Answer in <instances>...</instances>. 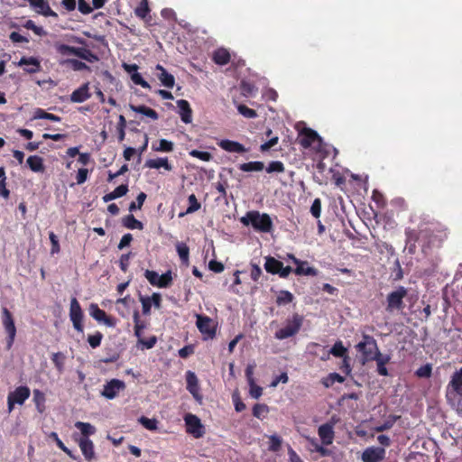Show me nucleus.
Instances as JSON below:
<instances>
[{
    "mask_svg": "<svg viewBox=\"0 0 462 462\" xmlns=\"http://www.w3.org/2000/svg\"><path fill=\"white\" fill-rule=\"evenodd\" d=\"M240 221L245 226L251 225L255 231L261 233H270L273 227L271 217L267 213H260L257 210L246 212Z\"/></svg>",
    "mask_w": 462,
    "mask_h": 462,
    "instance_id": "obj_1",
    "label": "nucleus"
},
{
    "mask_svg": "<svg viewBox=\"0 0 462 462\" xmlns=\"http://www.w3.org/2000/svg\"><path fill=\"white\" fill-rule=\"evenodd\" d=\"M356 350L361 354L362 364L374 361L377 353H381L376 340L370 335L364 334L363 340L356 346Z\"/></svg>",
    "mask_w": 462,
    "mask_h": 462,
    "instance_id": "obj_2",
    "label": "nucleus"
},
{
    "mask_svg": "<svg viewBox=\"0 0 462 462\" xmlns=\"http://www.w3.org/2000/svg\"><path fill=\"white\" fill-rule=\"evenodd\" d=\"M1 321L6 333L5 349L10 350L15 341L17 329L13 314L6 307L1 309Z\"/></svg>",
    "mask_w": 462,
    "mask_h": 462,
    "instance_id": "obj_3",
    "label": "nucleus"
},
{
    "mask_svg": "<svg viewBox=\"0 0 462 462\" xmlns=\"http://www.w3.org/2000/svg\"><path fill=\"white\" fill-rule=\"evenodd\" d=\"M303 323V317L295 313L291 319L286 320V325L278 329L274 337L279 340H283L295 336L300 329Z\"/></svg>",
    "mask_w": 462,
    "mask_h": 462,
    "instance_id": "obj_4",
    "label": "nucleus"
},
{
    "mask_svg": "<svg viewBox=\"0 0 462 462\" xmlns=\"http://www.w3.org/2000/svg\"><path fill=\"white\" fill-rule=\"evenodd\" d=\"M408 291L403 286H398L396 290L391 291L386 297L385 310L392 313L395 310H402L405 307L403 299L407 296Z\"/></svg>",
    "mask_w": 462,
    "mask_h": 462,
    "instance_id": "obj_5",
    "label": "nucleus"
},
{
    "mask_svg": "<svg viewBox=\"0 0 462 462\" xmlns=\"http://www.w3.org/2000/svg\"><path fill=\"white\" fill-rule=\"evenodd\" d=\"M31 391L28 386L21 385L10 392L7 395V410L12 412L15 404L23 405L25 401L30 397Z\"/></svg>",
    "mask_w": 462,
    "mask_h": 462,
    "instance_id": "obj_6",
    "label": "nucleus"
},
{
    "mask_svg": "<svg viewBox=\"0 0 462 462\" xmlns=\"http://www.w3.org/2000/svg\"><path fill=\"white\" fill-rule=\"evenodd\" d=\"M462 397V366L457 370L448 383L447 399L450 404Z\"/></svg>",
    "mask_w": 462,
    "mask_h": 462,
    "instance_id": "obj_7",
    "label": "nucleus"
},
{
    "mask_svg": "<svg viewBox=\"0 0 462 462\" xmlns=\"http://www.w3.org/2000/svg\"><path fill=\"white\" fill-rule=\"evenodd\" d=\"M196 326L204 340L213 339L216 337L217 325L211 318L198 314Z\"/></svg>",
    "mask_w": 462,
    "mask_h": 462,
    "instance_id": "obj_8",
    "label": "nucleus"
},
{
    "mask_svg": "<svg viewBox=\"0 0 462 462\" xmlns=\"http://www.w3.org/2000/svg\"><path fill=\"white\" fill-rule=\"evenodd\" d=\"M83 310L78 300L74 297L70 300L69 307V319L73 324L74 328L78 332H83Z\"/></svg>",
    "mask_w": 462,
    "mask_h": 462,
    "instance_id": "obj_9",
    "label": "nucleus"
},
{
    "mask_svg": "<svg viewBox=\"0 0 462 462\" xmlns=\"http://www.w3.org/2000/svg\"><path fill=\"white\" fill-rule=\"evenodd\" d=\"M186 431L191 434L193 437L199 439L201 438L204 433V427L199 418L194 414L189 413L184 418Z\"/></svg>",
    "mask_w": 462,
    "mask_h": 462,
    "instance_id": "obj_10",
    "label": "nucleus"
},
{
    "mask_svg": "<svg viewBox=\"0 0 462 462\" xmlns=\"http://www.w3.org/2000/svg\"><path fill=\"white\" fill-rule=\"evenodd\" d=\"M125 389V383L119 379H112L104 385L101 394L108 400L115 399L121 391Z\"/></svg>",
    "mask_w": 462,
    "mask_h": 462,
    "instance_id": "obj_11",
    "label": "nucleus"
},
{
    "mask_svg": "<svg viewBox=\"0 0 462 462\" xmlns=\"http://www.w3.org/2000/svg\"><path fill=\"white\" fill-rule=\"evenodd\" d=\"M89 314L94 319L98 322H103L107 327L114 328L116 325V319L108 316L97 303H91L89 305Z\"/></svg>",
    "mask_w": 462,
    "mask_h": 462,
    "instance_id": "obj_12",
    "label": "nucleus"
},
{
    "mask_svg": "<svg viewBox=\"0 0 462 462\" xmlns=\"http://www.w3.org/2000/svg\"><path fill=\"white\" fill-rule=\"evenodd\" d=\"M39 14L45 17L58 18V14L51 7L47 0H26Z\"/></svg>",
    "mask_w": 462,
    "mask_h": 462,
    "instance_id": "obj_13",
    "label": "nucleus"
},
{
    "mask_svg": "<svg viewBox=\"0 0 462 462\" xmlns=\"http://www.w3.org/2000/svg\"><path fill=\"white\" fill-rule=\"evenodd\" d=\"M405 236H406V244L411 246H415V244L420 239L426 238L428 236L431 237L432 234L429 229L423 230H416L413 228H406L405 229Z\"/></svg>",
    "mask_w": 462,
    "mask_h": 462,
    "instance_id": "obj_14",
    "label": "nucleus"
},
{
    "mask_svg": "<svg viewBox=\"0 0 462 462\" xmlns=\"http://www.w3.org/2000/svg\"><path fill=\"white\" fill-rule=\"evenodd\" d=\"M385 450L383 448H367L362 453L363 462H380L384 458Z\"/></svg>",
    "mask_w": 462,
    "mask_h": 462,
    "instance_id": "obj_15",
    "label": "nucleus"
},
{
    "mask_svg": "<svg viewBox=\"0 0 462 462\" xmlns=\"http://www.w3.org/2000/svg\"><path fill=\"white\" fill-rule=\"evenodd\" d=\"M321 137L318 133L310 128H305L301 132V138L300 143L304 148H310L315 143H321Z\"/></svg>",
    "mask_w": 462,
    "mask_h": 462,
    "instance_id": "obj_16",
    "label": "nucleus"
},
{
    "mask_svg": "<svg viewBox=\"0 0 462 462\" xmlns=\"http://www.w3.org/2000/svg\"><path fill=\"white\" fill-rule=\"evenodd\" d=\"M155 69L159 71L156 77L161 81L162 85L167 88H172L175 85L174 76L169 73L161 64H157Z\"/></svg>",
    "mask_w": 462,
    "mask_h": 462,
    "instance_id": "obj_17",
    "label": "nucleus"
},
{
    "mask_svg": "<svg viewBox=\"0 0 462 462\" xmlns=\"http://www.w3.org/2000/svg\"><path fill=\"white\" fill-rule=\"evenodd\" d=\"M318 434L323 445L328 446L333 443L335 432L332 424L325 423L320 425L318 430Z\"/></svg>",
    "mask_w": 462,
    "mask_h": 462,
    "instance_id": "obj_18",
    "label": "nucleus"
},
{
    "mask_svg": "<svg viewBox=\"0 0 462 462\" xmlns=\"http://www.w3.org/2000/svg\"><path fill=\"white\" fill-rule=\"evenodd\" d=\"M18 66H25L23 69L29 74L39 72L42 69L40 60L34 57H23Z\"/></svg>",
    "mask_w": 462,
    "mask_h": 462,
    "instance_id": "obj_19",
    "label": "nucleus"
},
{
    "mask_svg": "<svg viewBox=\"0 0 462 462\" xmlns=\"http://www.w3.org/2000/svg\"><path fill=\"white\" fill-rule=\"evenodd\" d=\"M90 97L88 83H85L71 93L70 100L75 103H82Z\"/></svg>",
    "mask_w": 462,
    "mask_h": 462,
    "instance_id": "obj_20",
    "label": "nucleus"
},
{
    "mask_svg": "<svg viewBox=\"0 0 462 462\" xmlns=\"http://www.w3.org/2000/svg\"><path fill=\"white\" fill-rule=\"evenodd\" d=\"M217 144L221 149L229 152L243 153L246 152L245 147L242 143L236 141L225 139L221 140Z\"/></svg>",
    "mask_w": 462,
    "mask_h": 462,
    "instance_id": "obj_21",
    "label": "nucleus"
},
{
    "mask_svg": "<svg viewBox=\"0 0 462 462\" xmlns=\"http://www.w3.org/2000/svg\"><path fill=\"white\" fill-rule=\"evenodd\" d=\"M177 106L180 109V119L185 124H189L192 121V109L189 103L185 99L177 101Z\"/></svg>",
    "mask_w": 462,
    "mask_h": 462,
    "instance_id": "obj_22",
    "label": "nucleus"
},
{
    "mask_svg": "<svg viewBox=\"0 0 462 462\" xmlns=\"http://www.w3.org/2000/svg\"><path fill=\"white\" fill-rule=\"evenodd\" d=\"M27 166L33 172L43 173L45 171V166L43 163V159L38 155H31L27 158L26 161Z\"/></svg>",
    "mask_w": 462,
    "mask_h": 462,
    "instance_id": "obj_23",
    "label": "nucleus"
},
{
    "mask_svg": "<svg viewBox=\"0 0 462 462\" xmlns=\"http://www.w3.org/2000/svg\"><path fill=\"white\" fill-rule=\"evenodd\" d=\"M231 56L229 51L225 48H218L214 51L212 55L213 61L220 66L226 65L230 61Z\"/></svg>",
    "mask_w": 462,
    "mask_h": 462,
    "instance_id": "obj_24",
    "label": "nucleus"
},
{
    "mask_svg": "<svg viewBox=\"0 0 462 462\" xmlns=\"http://www.w3.org/2000/svg\"><path fill=\"white\" fill-rule=\"evenodd\" d=\"M296 275H306V276H317L318 270L314 267L309 266L307 261H300V263L296 264V268L293 270Z\"/></svg>",
    "mask_w": 462,
    "mask_h": 462,
    "instance_id": "obj_25",
    "label": "nucleus"
},
{
    "mask_svg": "<svg viewBox=\"0 0 462 462\" xmlns=\"http://www.w3.org/2000/svg\"><path fill=\"white\" fill-rule=\"evenodd\" d=\"M79 444L85 458L87 460H91L95 455L94 444L92 440L88 438L81 439Z\"/></svg>",
    "mask_w": 462,
    "mask_h": 462,
    "instance_id": "obj_26",
    "label": "nucleus"
},
{
    "mask_svg": "<svg viewBox=\"0 0 462 462\" xmlns=\"http://www.w3.org/2000/svg\"><path fill=\"white\" fill-rule=\"evenodd\" d=\"M186 381H187V390L195 397L198 398L199 395V383L196 374L188 371L186 374Z\"/></svg>",
    "mask_w": 462,
    "mask_h": 462,
    "instance_id": "obj_27",
    "label": "nucleus"
},
{
    "mask_svg": "<svg viewBox=\"0 0 462 462\" xmlns=\"http://www.w3.org/2000/svg\"><path fill=\"white\" fill-rule=\"evenodd\" d=\"M145 167L150 169L164 168L168 171L172 170V166L169 163L167 158L149 159L145 162Z\"/></svg>",
    "mask_w": 462,
    "mask_h": 462,
    "instance_id": "obj_28",
    "label": "nucleus"
},
{
    "mask_svg": "<svg viewBox=\"0 0 462 462\" xmlns=\"http://www.w3.org/2000/svg\"><path fill=\"white\" fill-rule=\"evenodd\" d=\"M391 357L388 355H383L382 353H377V357L374 359V361H376L377 365V373L380 375L387 376L388 375V370L386 368V365L390 362Z\"/></svg>",
    "mask_w": 462,
    "mask_h": 462,
    "instance_id": "obj_29",
    "label": "nucleus"
},
{
    "mask_svg": "<svg viewBox=\"0 0 462 462\" xmlns=\"http://www.w3.org/2000/svg\"><path fill=\"white\" fill-rule=\"evenodd\" d=\"M282 262L275 259L273 256L265 258L264 269L268 273L279 274L282 268Z\"/></svg>",
    "mask_w": 462,
    "mask_h": 462,
    "instance_id": "obj_30",
    "label": "nucleus"
},
{
    "mask_svg": "<svg viewBox=\"0 0 462 462\" xmlns=\"http://www.w3.org/2000/svg\"><path fill=\"white\" fill-rule=\"evenodd\" d=\"M130 109L135 113L142 114L152 120H157L159 118V115L154 109L148 107L146 106H143V105H142V106L130 105Z\"/></svg>",
    "mask_w": 462,
    "mask_h": 462,
    "instance_id": "obj_31",
    "label": "nucleus"
},
{
    "mask_svg": "<svg viewBox=\"0 0 462 462\" xmlns=\"http://www.w3.org/2000/svg\"><path fill=\"white\" fill-rule=\"evenodd\" d=\"M128 192V186L126 184H121L116 187L112 192L106 194L103 197L104 202H109L116 199L125 196Z\"/></svg>",
    "mask_w": 462,
    "mask_h": 462,
    "instance_id": "obj_32",
    "label": "nucleus"
},
{
    "mask_svg": "<svg viewBox=\"0 0 462 462\" xmlns=\"http://www.w3.org/2000/svg\"><path fill=\"white\" fill-rule=\"evenodd\" d=\"M33 402L35 403L36 410L40 413L44 412V411L46 409V407H45L46 397H45L44 393L39 389H34L33 390Z\"/></svg>",
    "mask_w": 462,
    "mask_h": 462,
    "instance_id": "obj_33",
    "label": "nucleus"
},
{
    "mask_svg": "<svg viewBox=\"0 0 462 462\" xmlns=\"http://www.w3.org/2000/svg\"><path fill=\"white\" fill-rule=\"evenodd\" d=\"M176 250L182 264L188 266L189 263V248L185 243H177Z\"/></svg>",
    "mask_w": 462,
    "mask_h": 462,
    "instance_id": "obj_34",
    "label": "nucleus"
},
{
    "mask_svg": "<svg viewBox=\"0 0 462 462\" xmlns=\"http://www.w3.org/2000/svg\"><path fill=\"white\" fill-rule=\"evenodd\" d=\"M238 169L245 172H250V171H261L264 169V164L263 162H249L241 163L238 166Z\"/></svg>",
    "mask_w": 462,
    "mask_h": 462,
    "instance_id": "obj_35",
    "label": "nucleus"
},
{
    "mask_svg": "<svg viewBox=\"0 0 462 462\" xmlns=\"http://www.w3.org/2000/svg\"><path fill=\"white\" fill-rule=\"evenodd\" d=\"M122 222L124 226L129 229L142 230L143 228V224L141 221L137 220L132 214L125 216L123 218Z\"/></svg>",
    "mask_w": 462,
    "mask_h": 462,
    "instance_id": "obj_36",
    "label": "nucleus"
},
{
    "mask_svg": "<svg viewBox=\"0 0 462 462\" xmlns=\"http://www.w3.org/2000/svg\"><path fill=\"white\" fill-rule=\"evenodd\" d=\"M133 320L134 323V335L138 339L142 338L143 330L145 328L144 323L140 319L138 310H134L133 314Z\"/></svg>",
    "mask_w": 462,
    "mask_h": 462,
    "instance_id": "obj_37",
    "label": "nucleus"
},
{
    "mask_svg": "<svg viewBox=\"0 0 462 462\" xmlns=\"http://www.w3.org/2000/svg\"><path fill=\"white\" fill-rule=\"evenodd\" d=\"M75 56L89 62H93L94 60H97V57L92 53L90 50L86 48L76 47Z\"/></svg>",
    "mask_w": 462,
    "mask_h": 462,
    "instance_id": "obj_38",
    "label": "nucleus"
},
{
    "mask_svg": "<svg viewBox=\"0 0 462 462\" xmlns=\"http://www.w3.org/2000/svg\"><path fill=\"white\" fill-rule=\"evenodd\" d=\"M329 353L335 357H344L347 356V348L344 346L342 341H337L330 348Z\"/></svg>",
    "mask_w": 462,
    "mask_h": 462,
    "instance_id": "obj_39",
    "label": "nucleus"
},
{
    "mask_svg": "<svg viewBox=\"0 0 462 462\" xmlns=\"http://www.w3.org/2000/svg\"><path fill=\"white\" fill-rule=\"evenodd\" d=\"M344 383L345 377L337 373H331L322 380V383L326 388L332 386L335 383Z\"/></svg>",
    "mask_w": 462,
    "mask_h": 462,
    "instance_id": "obj_40",
    "label": "nucleus"
},
{
    "mask_svg": "<svg viewBox=\"0 0 462 462\" xmlns=\"http://www.w3.org/2000/svg\"><path fill=\"white\" fill-rule=\"evenodd\" d=\"M54 48L56 51L63 56L75 55L76 47L69 46L60 42H55Z\"/></svg>",
    "mask_w": 462,
    "mask_h": 462,
    "instance_id": "obj_41",
    "label": "nucleus"
},
{
    "mask_svg": "<svg viewBox=\"0 0 462 462\" xmlns=\"http://www.w3.org/2000/svg\"><path fill=\"white\" fill-rule=\"evenodd\" d=\"M188 202H189V207L186 209L185 214L194 213V212L198 211L201 207L200 202L198 201V199L194 194H190L188 197ZM182 216H184V213L180 214V217H182Z\"/></svg>",
    "mask_w": 462,
    "mask_h": 462,
    "instance_id": "obj_42",
    "label": "nucleus"
},
{
    "mask_svg": "<svg viewBox=\"0 0 462 462\" xmlns=\"http://www.w3.org/2000/svg\"><path fill=\"white\" fill-rule=\"evenodd\" d=\"M75 427L79 430L85 437L93 435L96 432V428L88 422L77 421Z\"/></svg>",
    "mask_w": 462,
    "mask_h": 462,
    "instance_id": "obj_43",
    "label": "nucleus"
},
{
    "mask_svg": "<svg viewBox=\"0 0 462 462\" xmlns=\"http://www.w3.org/2000/svg\"><path fill=\"white\" fill-rule=\"evenodd\" d=\"M60 64L62 65H69L70 68L75 70V71H80V70H84V69H88V66L84 63L83 61H80L79 60H76V59H68L62 62H60Z\"/></svg>",
    "mask_w": 462,
    "mask_h": 462,
    "instance_id": "obj_44",
    "label": "nucleus"
},
{
    "mask_svg": "<svg viewBox=\"0 0 462 462\" xmlns=\"http://www.w3.org/2000/svg\"><path fill=\"white\" fill-rule=\"evenodd\" d=\"M173 143L166 139H161L159 142V146H155L154 144H152V150L155 152H171L173 151Z\"/></svg>",
    "mask_w": 462,
    "mask_h": 462,
    "instance_id": "obj_45",
    "label": "nucleus"
},
{
    "mask_svg": "<svg viewBox=\"0 0 462 462\" xmlns=\"http://www.w3.org/2000/svg\"><path fill=\"white\" fill-rule=\"evenodd\" d=\"M34 118L36 119H47L52 122H60L61 118L54 114L48 113L42 108H38L35 111Z\"/></svg>",
    "mask_w": 462,
    "mask_h": 462,
    "instance_id": "obj_46",
    "label": "nucleus"
},
{
    "mask_svg": "<svg viewBox=\"0 0 462 462\" xmlns=\"http://www.w3.org/2000/svg\"><path fill=\"white\" fill-rule=\"evenodd\" d=\"M269 412V408L264 403H256L253 407V415L257 419H263Z\"/></svg>",
    "mask_w": 462,
    "mask_h": 462,
    "instance_id": "obj_47",
    "label": "nucleus"
},
{
    "mask_svg": "<svg viewBox=\"0 0 462 462\" xmlns=\"http://www.w3.org/2000/svg\"><path fill=\"white\" fill-rule=\"evenodd\" d=\"M66 356L61 352L54 353L51 356V361L59 372H62L64 369Z\"/></svg>",
    "mask_w": 462,
    "mask_h": 462,
    "instance_id": "obj_48",
    "label": "nucleus"
},
{
    "mask_svg": "<svg viewBox=\"0 0 462 462\" xmlns=\"http://www.w3.org/2000/svg\"><path fill=\"white\" fill-rule=\"evenodd\" d=\"M134 13H135V14L138 17H140L142 19L146 18V16L150 13V8H149V5H148V1L147 0H141L139 5L134 10Z\"/></svg>",
    "mask_w": 462,
    "mask_h": 462,
    "instance_id": "obj_49",
    "label": "nucleus"
},
{
    "mask_svg": "<svg viewBox=\"0 0 462 462\" xmlns=\"http://www.w3.org/2000/svg\"><path fill=\"white\" fill-rule=\"evenodd\" d=\"M294 297L292 293L288 291H281L280 294L277 296L276 303L278 305H285L291 303L293 300Z\"/></svg>",
    "mask_w": 462,
    "mask_h": 462,
    "instance_id": "obj_50",
    "label": "nucleus"
},
{
    "mask_svg": "<svg viewBox=\"0 0 462 462\" xmlns=\"http://www.w3.org/2000/svg\"><path fill=\"white\" fill-rule=\"evenodd\" d=\"M139 422L149 430H156L158 428V420L156 419H150L145 416H142L139 419Z\"/></svg>",
    "mask_w": 462,
    "mask_h": 462,
    "instance_id": "obj_51",
    "label": "nucleus"
},
{
    "mask_svg": "<svg viewBox=\"0 0 462 462\" xmlns=\"http://www.w3.org/2000/svg\"><path fill=\"white\" fill-rule=\"evenodd\" d=\"M285 171L284 164L280 161H273L271 162L268 166L266 167V171L268 173H281Z\"/></svg>",
    "mask_w": 462,
    "mask_h": 462,
    "instance_id": "obj_52",
    "label": "nucleus"
},
{
    "mask_svg": "<svg viewBox=\"0 0 462 462\" xmlns=\"http://www.w3.org/2000/svg\"><path fill=\"white\" fill-rule=\"evenodd\" d=\"M282 439L277 435H272L269 437V450L273 452H278L282 448Z\"/></svg>",
    "mask_w": 462,
    "mask_h": 462,
    "instance_id": "obj_53",
    "label": "nucleus"
},
{
    "mask_svg": "<svg viewBox=\"0 0 462 462\" xmlns=\"http://www.w3.org/2000/svg\"><path fill=\"white\" fill-rule=\"evenodd\" d=\"M432 374V366L430 364H426L418 368L415 374L420 378H430Z\"/></svg>",
    "mask_w": 462,
    "mask_h": 462,
    "instance_id": "obj_54",
    "label": "nucleus"
},
{
    "mask_svg": "<svg viewBox=\"0 0 462 462\" xmlns=\"http://www.w3.org/2000/svg\"><path fill=\"white\" fill-rule=\"evenodd\" d=\"M146 194L144 192H140L136 198V201H133L129 205V210L134 211L136 209H141L143 207L145 199H146Z\"/></svg>",
    "mask_w": 462,
    "mask_h": 462,
    "instance_id": "obj_55",
    "label": "nucleus"
},
{
    "mask_svg": "<svg viewBox=\"0 0 462 462\" xmlns=\"http://www.w3.org/2000/svg\"><path fill=\"white\" fill-rule=\"evenodd\" d=\"M172 282L171 272L168 271L165 273L159 276V288H168Z\"/></svg>",
    "mask_w": 462,
    "mask_h": 462,
    "instance_id": "obj_56",
    "label": "nucleus"
},
{
    "mask_svg": "<svg viewBox=\"0 0 462 462\" xmlns=\"http://www.w3.org/2000/svg\"><path fill=\"white\" fill-rule=\"evenodd\" d=\"M103 334L99 331H97L95 334L89 335L88 337V342L92 348H97L100 346Z\"/></svg>",
    "mask_w": 462,
    "mask_h": 462,
    "instance_id": "obj_57",
    "label": "nucleus"
},
{
    "mask_svg": "<svg viewBox=\"0 0 462 462\" xmlns=\"http://www.w3.org/2000/svg\"><path fill=\"white\" fill-rule=\"evenodd\" d=\"M238 112L246 118H255L257 116V113L255 110L249 108L245 105L240 104L237 106Z\"/></svg>",
    "mask_w": 462,
    "mask_h": 462,
    "instance_id": "obj_58",
    "label": "nucleus"
},
{
    "mask_svg": "<svg viewBox=\"0 0 462 462\" xmlns=\"http://www.w3.org/2000/svg\"><path fill=\"white\" fill-rule=\"evenodd\" d=\"M189 154L191 157L198 158L203 162H209L212 159V154L208 152H202L199 150H191Z\"/></svg>",
    "mask_w": 462,
    "mask_h": 462,
    "instance_id": "obj_59",
    "label": "nucleus"
},
{
    "mask_svg": "<svg viewBox=\"0 0 462 462\" xmlns=\"http://www.w3.org/2000/svg\"><path fill=\"white\" fill-rule=\"evenodd\" d=\"M131 79L135 85H139L143 88H151L150 84L146 80H144L142 75L137 71L131 75Z\"/></svg>",
    "mask_w": 462,
    "mask_h": 462,
    "instance_id": "obj_60",
    "label": "nucleus"
},
{
    "mask_svg": "<svg viewBox=\"0 0 462 462\" xmlns=\"http://www.w3.org/2000/svg\"><path fill=\"white\" fill-rule=\"evenodd\" d=\"M399 417L398 416H391L387 420H385L382 425L377 426L375 428V430L377 432H383L384 430H390L395 421L397 420Z\"/></svg>",
    "mask_w": 462,
    "mask_h": 462,
    "instance_id": "obj_61",
    "label": "nucleus"
},
{
    "mask_svg": "<svg viewBox=\"0 0 462 462\" xmlns=\"http://www.w3.org/2000/svg\"><path fill=\"white\" fill-rule=\"evenodd\" d=\"M24 27L28 30H32L36 35L42 36L46 34L43 28L41 26H37L32 20H28L25 23Z\"/></svg>",
    "mask_w": 462,
    "mask_h": 462,
    "instance_id": "obj_62",
    "label": "nucleus"
},
{
    "mask_svg": "<svg viewBox=\"0 0 462 462\" xmlns=\"http://www.w3.org/2000/svg\"><path fill=\"white\" fill-rule=\"evenodd\" d=\"M139 300L142 303L143 313L144 315H149L151 313V308L152 305L150 297L140 295Z\"/></svg>",
    "mask_w": 462,
    "mask_h": 462,
    "instance_id": "obj_63",
    "label": "nucleus"
},
{
    "mask_svg": "<svg viewBox=\"0 0 462 462\" xmlns=\"http://www.w3.org/2000/svg\"><path fill=\"white\" fill-rule=\"evenodd\" d=\"M145 278L152 286H159V274L155 271L146 270L144 273Z\"/></svg>",
    "mask_w": 462,
    "mask_h": 462,
    "instance_id": "obj_64",
    "label": "nucleus"
}]
</instances>
